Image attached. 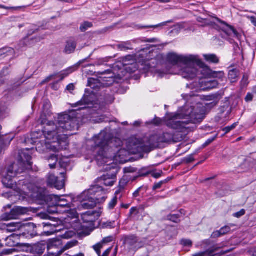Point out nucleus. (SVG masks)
<instances>
[{"label":"nucleus","instance_id":"obj_6","mask_svg":"<svg viewBox=\"0 0 256 256\" xmlns=\"http://www.w3.org/2000/svg\"><path fill=\"white\" fill-rule=\"evenodd\" d=\"M195 57L196 58L191 60L190 64L182 68L179 74L188 80L193 79L196 76L200 78H211L212 70L205 64L198 56L195 55Z\"/></svg>","mask_w":256,"mask_h":256},{"label":"nucleus","instance_id":"obj_17","mask_svg":"<svg viewBox=\"0 0 256 256\" xmlns=\"http://www.w3.org/2000/svg\"><path fill=\"white\" fill-rule=\"evenodd\" d=\"M18 185L22 186V190L25 194H28V191H29L34 194L37 190V188H35L32 184H28L25 182L20 180Z\"/></svg>","mask_w":256,"mask_h":256},{"label":"nucleus","instance_id":"obj_42","mask_svg":"<svg viewBox=\"0 0 256 256\" xmlns=\"http://www.w3.org/2000/svg\"><path fill=\"white\" fill-rule=\"evenodd\" d=\"M59 242H60V241H58V240H50L48 243V250L52 249V248H53L54 246H55L56 245L57 243H59Z\"/></svg>","mask_w":256,"mask_h":256},{"label":"nucleus","instance_id":"obj_32","mask_svg":"<svg viewBox=\"0 0 256 256\" xmlns=\"http://www.w3.org/2000/svg\"><path fill=\"white\" fill-rule=\"evenodd\" d=\"M76 234V233L73 230H66L64 234L60 236L61 238L65 239H68L72 238Z\"/></svg>","mask_w":256,"mask_h":256},{"label":"nucleus","instance_id":"obj_41","mask_svg":"<svg viewBox=\"0 0 256 256\" xmlns=\"http://www.w3.org/2000/svg\"><path fill=\"white\" fill-rule=\"evenodd\" d=\"M180 244L184 246H192V242L188 239H182L180 241Z\"/></svg>","mask_w":256,"mask_h":256},{"label":"nucleus","instance_id":"obj_4","mask_svg":"<svg viewBox=\"0 0 256 256\" xmlns=\"http://www.w3.org/2000/svg\"><path fill=\"white\" fill-rule=\"evenodd\" d=\"M20 158L18 164H14L9 166L6 174L4 176L2 180L3 184L7 188L13 187L12 178L18 174L22 173L25 170L32 168V162H30L32 156L30 154V150L26 149L20 153Z\"/></svg>","mask_w":256,"mask_h":256},{"label":"nucleus","instance_id":"obj_3","mask_svg":"<svg viewBox=\"0 0 256 256\" xmlns=\"http://www.w3.org/2000/svg\"><path fill=\"white\" fill-rule=\"evenodd\" d=\"M108 138L107 134L104 132H101L98 136L94 137L95 150L98 154V156L102 159H110L120 163L125 162L126 158L130 154L128 150L123 148L116 152L109 146Z\"/></svg>","mask_w":256,"mask_h":256},{"label":"nucleus","instance_id":"obj_39","mask_svg":"<svg viewBox=\"0 0 256 256\" xmlns=\"http://www.w3.org/2000/svg\"><path fill=\"white\" fill-rule=\"evenodd\" d=\"M118 202V198L116 196H115L112 198L110 202L108 203V208L110 210H112L116 206Z\"/></svg>","mask_w":256,"mask_h":256},{"label":"nucleus","instance_id":"obj_25","mask_svg":"<svg viewBox=\"0 0 256 256\" xmlns=\"http://www.w3.org/2000/svg\"><path fill=\"white\" fill-rule=\"evenodd\" d=\"M60 174L62 176V179L58 180V178L56 180V184H54V186L58 190H61L64 186V172H60Z\"/></svg>","mask_w":256,"mask_h":256},{"label":"nucleus","instance_id":"obj_46","mask_svg":"<svg viewBox=\"0 0 256 256\" xmlns=\"http://www.w3.org/2000/svg\"><path fill=\"white\" fill-rule=\"evenodd\" d=\"M245 214V210L244 209L241 210L240 211L233 214V216L239 218Z\"/></svg>","mask_w":256,"mask_h":256},{"label":"nucleus","instance_id":"obj_12","mask_svg":"<svg viewBox=\"0 0 256 256\" xmlns=\"http://www.w3.org/2000/svg\"><path fill=\"white\" fill-rule=\"evenodd\" d=\"M216 19L222 24L224 26L222 28V30L228 36L227 40L230 42L232 43L234 41V38L240 40L241 36L240 34L234 28V27L224 22L218 18Z\"/></svg>","mask_w":256,"mask_h":256},{"label":"nucleus","instance_id":"obj_27","mask_svg":"<svg viewBox=\"0 0 256 256\" xmlns=\"http://www.w3.org/2000/svg\"><path fill=\"white\" fill-rule=\"evenodd\" d=\"M128 183V180L127 178H122L119 182V190H116V192L115 194L116 195L118 194L120 192V191L121 190H122L124 188L125 186L127 185Z\"/></svg>","mask_w":256,"mask_h":256},{"label":"nucleus","instance_id":"obj_23","mask_svg":"<svg viewBox=\"0 0 256 256\" xmlns=\"http://www.w3.org/2000/svg\"><path fill=\"white\" fill-rule=\"evenodd\" d=\"M138 238L134 236H131L127 237L125 240L126 244L136 248V244L138 242Z\"/></svg>","mask_w":256,"mask_h":256},{"label":"nucleus","instance_id":"obj_11","mask_svg":"<svg viewBox=\"0 0 256 256\" xmlns=\"http://www.w3.org/2000/svg\"><path fill=\"white\" fill-rule=\"evenodd\" d=\"M194 58L195 55L181 56L174 52H170L167 55V60L169 62L174 65L181 63L184 66L183 68L188 66L191 60Z\"/></svg>","mask_w":256,"mask_h":256},{"label":"nucleus","instance_id":"obj_50","mask_svg":"<svg viewBox=\"0 0 256 256\" xmlns=\"http://www.w3.org/2000/svg\"><path fill=\"white\" fill-rule=\"evenodd\" d=\"M185 162L188 163H190L194 160V158L192 155L188 156L186 158H185Z\"/></svg>","mask_w":256,"mask_h":256},{"label":"nucleus","instance_id":"obj_16","mask_svg":"<svg viewBox=\"0 0 256 256\" xmlns=\"http://www.w3.org/2000/svg\"><path fill=\"white\" fill-rule=\"evenodd\" d=\"M76 46V41L73 38H70L66 41L64 52L66 54H72L75 51Z\"/></svg>","mask_w":256,"mask_h":256},{"label":"nucleus","instance_id":"obj_7","mask_svg":"<svg viewBox=\"0 0 256 256\" xmlns=\"http://www.w3.org/2000/svg\"><path fill=\"white\" fill-rule=\"evenodd\" d=\"M46 200L48 204L50 206H54L56 210L51 211L48 210L51 213L57 212L60 208H64L66 210L64 212H70L72 218H76L77 216V212L74 210H72V198L70 196H60L54 194L48 195L46 198Z\"/></svg>","mask_w":256,"mask_h":256},{"label":"nucleus","instance_id":"obj_31","mask_svg":"<svg viewBox=\"0 0 256 256\" xmlns=\"http://www.w3.org/2000/svg\"><path fill=\"white\" fill-rule=\"evenodd\" d=\"M92 22H84L81 24L80 28L82 32H84L86 31L88 28H92Z\"/></svg>","mask_w":256,"mask_h":256},{"label":"nucleus","instance_id":"obj_30","mask_svg":"<svg viewBox=\"0 0 256 256\" xmlns=\"http://www.w3.org/2000/svg\"><path fill=\"white\" fill-rule=\"evenodd\" d=\"M234 226H235V225L234 224H230L229 226H226L220 230V233L222 236L226 234L231 230V227Z\"/></svg>","mask_w":256,"mask_h":256},{"label":"nucleus","instance_id":"obj_52","mask_svg":"<svg viewBox=\"0 0 256 256\" xmlns=\"http://www.w3.org/2000/svg\"><path fill=\"white\" fill-rule=\"evenodd\" d=\"M253 98V96L250 93H248L245 98V100L247 102L252 100Z\"/></svg>","mask_w":256,"mask_h":256},{"label":"nucleus","instance_id":"obj_36","mask_svg":"<svg viewBox=\"0 0 256 256\" xmlns=\"http://www.w3.org/2000/svg\"><path fill=\"white\" fill-rule=\"evenodd\" d=\"M172 22V21L170 20V21H168V22H164L159 24H158L143 26L142 28H159V27H160V26H166L168 23H170V22Z\"/></svg>","mask_w":256,"mask_h":256},{"label":"nucleus","instance_id":"obj_37","mask_svg":"<svg viewBox=\"0 0 256 256\" xmlns=\"http://www.w3.org/2000/svg\"><path fill=\"white\" fill-rule=\"evenodd\" d=\"M103 247L102 243H98L93 246V248L96 251L98 256H101V249Z\"/></svg>","mask_w":256,"mask_h":256},{"label":"nucleus","instance_id":"obj_58","mask_svg":"<svg viewBox=\"0 0 256 256\" xmlns=\"http://www.w3.org/2000/svg\"><path fill=\"white\" fill-rule=\"evenodd\" d=\"M50 107V104L49 102H46L44 104V109L45 110L46 109H49Z\"/></svg>","mask_w":256,"mask_h":256},{"label":"nucleus","instance_id":"obj_13","mask_svg":"<svg viewBox=\"0 0 256 256\" xmlns=\"http://www.w3.org/2000/svg\"><path fill=\"white\" fill-rule=\"evenodd\" d=\"M28 210L26 208L16 206L12 209L10 212L4 214L2 216V220H9L12 219H16L20 215L26 214Z\"/></svg>","mask_w":256,"mask_h":256},{"label":"nucleus","instance_id":"obj_18","mask_svg":"<svg viewBox=\"0 0 256 256\" xmlns=\"http://www.w3.org/2000/svg\"><path fill=\"white\" fill-rule=\"evenodd\" d=\"M228 68L230 69L228 74V78L231 82H234L238 80L239 74V70L238 68H234V66H230Z\"/></svg>","mask_w":256,"mask_h":256},{"label":"nucleus","instance_id":"obj_14","mask_svg":"<svg viewBox=\"0 0 256 256\" xmlns=\"http://www.w3.org/2000/svg\"><path fill=\"white\" fill-rule=\"evenodd\" d=\"M100 216V212L92 210L88 211L82 214V219L84 222L92 224Z\"/></svg>","mask_w":256,"mask_h":256},{"label":"nucleus","instance_id":"obj_10","mask_svg":"<svg viewBox=\"0 0 256 256\" xmlns=\"http://www.w3.org/2000/svg\"><path fill=\"white\" fill-rule=\"evenodd\" d=\"M6 230L10 232H15L20 228L24 229V232L18 235L26 238H32L38 235L37 231L35 230L36 226L34 224H30L27 226H23L21 223L11 222L6 224Z\"/></svg>","mask_w":256,"mask_h":256},{"label":"nucleus","instance_id":"obj_44","mask_svg":"<svg viewBox=\"0 0 256 256\" xmlns=\"http://www.w3.org/2000/svg\"><path fill=\"white\" fill-rule=\"evenodd\" d=\"M128 44L127 43H122L118 46V48L120 50H127L130 49L129 47L128 46Z\"/></svg>","mask_w":256,"mask_h":256},{"label":"nucleus","instance_id":"obj_8","mask_svg":"<svg viewBox=\"0 0 256 256\" xmlns=\"http://www.w3.org/2000/svg\"><path fill=\"white\" fill-rule=\"evenodd\" d=\"M113 75L110 70H108L102 73V76L98 78H89L88 86L94 90L110 86L116 82V78Z\"/></svg>","mask_w":256,"mask_h":256},{"label":"nucleus","instance_id":"obj_35","mask_svg":"<svg viewBox=\"0 0 256 256\" xmlns=\"http://www.w3.org/2000/svg\"><path fill=\"white\" fill-rule=\"evenodd\" d=\"M168 220L172 222L178 223L180 222V216L178 214H170L167 216Z\"/></svg>","mask_w":256,"mask_h":256},{"label":"nucleus","instance_id":"obj_57","mask_svg":"<svg viewBox=\"0 0 256 256\" xmlns=\"http://www.w3.org/2000/svg\"><path fill=\"white\" fill-rule=\"evenodd\" d=\"M112 248L110 247V248H108L102 254V256H108L111 250H112Z\"/></svg>","mask_w":256,"mask_h":256},{"label":"nucleus","instance_id":"obj_2","mask_svg":"<svg viewBox=\"0 0 256 256\" xmlns=\"http://www.w3.org/2000/svg\"><path fill=\"white\" fill-rule=\"evenodd\" d=\"M200 108L201 104H199L196 106L186 105L180 112L168 116L164 120L166 125L176 132L174 134L166 132L162 135L150 136V145L152 148L158 147L161 142H178L182 140L190 130L188 124L202 121L203 116Z\"/></svg>","mask_w":256,"mask_h":256},{"label":"nucleus","instance_id":"obj_20","mask_svg":"<svg viewBox=\"0 0 256 256\" xmlns=\"http://www.w3.org/2000/svg\"><path fill=\"white\" fill-rule=\"evenodd\" d=\"M45 248L44 244H36L32 246L31 252L34 254L40 255L44 253Z\"/></svg>","mask_w":256,"mask_h":256},{"label":"nucleus","instance_id":"obj_64","mask_svg":"<svg viewBox=\"0 0 256 256\" xmlns=\"http://www.w3.org/2000/svg\"><path fill=\"white\" fill-rule=\"evenodd\" d=\"M250 20H251V22L255 26H256V18L254 17V16H252L250 18Z\"/></svg>","mask_w":256,"mask_h":256},{"label":"nucleus","instance_id":"obj_53","mask_svg":"<svg viewBox=\"0 0 256 256\" xmlns=\"http://www.w3.org/2000/svg\"><path fill=\"white\" fill-rule=\"evenodd\" d=\"M112 240V236H108L107 238H105L102 240V243H107L110 242Z\"/></svg>","mask_w":256,"mask_h":256},{"label":"nucleus","instance_id":"obj_43","mask_svg":"<svg viewBox=\"0 0 256 256\" xmlns=\"http://www.w3.org/2000/svg\"><path fill=\"white\" fill-rule=\"evenodd\" d=\"M78 242L76 240H74L72 242H68L67 244L65 246V249L68 250L69 249L78 244Z\"/></svg>","mask_w":256,"mask_h":256},{"label":"nucleus","instance_id":"obj_54","mask_svg":"<svg viewBox=\"0 0 256 256\" xmlns=\"http://www.w3.org/2000/svg\"><path fill=\"white\" fill-rule=\"evenodd\" d=\"M0 8L6 9V10H9V9L18 10V9L20 8L21 7H6V6H4L0 4Z\"/></svg>","mask_w":256,"mask_h":256},{"label":"nucleus","instance_id":"obj_19","mask_svg":"<svg viewBox=\"0 0 256 256\" xmlns=\"http://www.w3.org/2000/svg\"><path fill=\"white\" fill-rule=\"evenodd\" d=\"M43 226L44 228L48 227L49 228V230H45L42 234V235L46 236H50L60 231V230L57 229L58 226L56 225L52 224L50 223H42Z\"/></svg>","mask_w":256,"mask_h":256},{"label":"nucleus","instance_id":"obj_61","mask_svg":"<svg viewBox=\"0 0 256 256\" xmlns=\"http://www.w3.org/2000/svg\"><path fill=\"white\" fill-rule=\"evenodd\" d=\"M141 189V188H138L137 190H136L134 193H133V196L134 197H137L139 196L140 191Z\"/></svg>","mask_w":256,"mask_h":256},{"label":"nucleus","instance_id":"obj_1","mask_svg":"<svg viewBox=\"0 0 256 256\" xmlns=\"http://www.w3.org/2000/svg\"><path fill=\"white\" fill-rule=\"evenodd\" d=\"M42 115L40 121L42 124H45L42 132H34L32 140L36 144V150L40 153L48 151L54 152L66 150L68 145V134L66 131L72 130L76 126L75 120L67 114L58 116L57 122L48 121Z\"/></svg>","mask_w":256,"mask_h":256},{"label":"nucleus","instance_id":"obj_5","mask_svg":"<svg viewBox=\"0 0 256 256\" xmlns=\"http://www.w3.org/2000/svg\"><path fill=\"white\" fill-rule=\"evenodd\" d=\"M106 198V192L101 186H92L81 194L79 198L81 202L78 208L79 210L92 208L96 204L104 202Z\"/></svg>","mask_w":256,"mask_h":256},{"label":"nucleus","instance_id":"obj_24","mask_svg":"<svg viewBox=\"0 0 256 256\" xmlns=\"http://www.w3.org/2000/svg\"><path fill=\"white\" fill-rule=\"evenodd\" d=\"M78 66V65L69 68H68L62 72L60 73V80H62L64 78L66 77L68 74H70L73 72L75 71L77 69Z\"/></svg>","mask_w":256,"mask_h":256},{"label":"nucleus","instance_id":"obj_60","mask_svg":"<svg viewBox=\"0 0 256 256\" xmlns=\"http://www.w3.org/2000/svg\"><path fill=\"white\" fill-rule=\"evenodd\" d=\"M74 85L72 84H70L67 86L66 89L69 91H71L74 90Z\"/></svg>","mask_w":256,"mask_h":256},{"label":"nucleus","instance_id":"obj_28","mask_svg":"<svg viewBox=\"0 0 256 256\" xmlns=\"http://www.w3.org/2000/svg\"><path fill=\"white\" fill-rule=\"evenodd\" d=\"M204 82L206 84V89H212L216 88L218 85L216 80H206L204 81Z\"/></svg>","mask_w":256,"mask_h":256},{"label":"nucleus","instance_id":"obj_34","mask_svg":"<svg viewBox=\"0 0 256 256\" xmlns=\"http://www.w3.org/2000/svg\"><path fill=\"white\" fill-rule=\"evenodd\" d=\"M224 74L222 71L214 72L212 71L211 78H218L219 79H222L224 78Z\"/></svg>","mask_w":256,"mask_h":256},{"label":"nucleus","instance_id":"obj_59","mask_svg":"<svg viewBox=\"0 0 256 256\" xmlns=\"http://www.w3.org/2000/svg\"><path fill=\"white\" fill-rule=\"evenodd\" d=\"M54 76V75L50 76H49L47 77L44 80L42 81V84H44L50 82Z\"/></svg>","mask_w":256,"mask_h":256},{"label":"nucleus","instance_id":"obj_62","mask_svg":"<svg viewBox=\"0 0 256 256\" xmlns=\"http://www.w3.org/2000/svg\"><path fill=\"white\" fill-rule=\"evenodd\" d=\"M38 29L36 28H32L31 30H30L28 32V35L30 36L34 34L36 30H37Z\"/></svg>","mask_w":256,"mask_h":256},{"label":"nucleus","instance_id":"obj_15","mask_svg":"<svg viewBox=\"0 0 256 256\" xmlns=\"http://www.w3.org/2000/svg\"><path fill=\"white\" fill-rule=\"evenodd\" d=\"M98 182L106 186H112L116 182V175L115 174H106L98 179Z\"/></svg>","mask_w":256,"mask_h":256},{"label":"nucleus","instance_id":"obj_63","mask_svg":"<svg viewBox=\"0 0 256 256\" xmlns=\"http://www.w3.org/2000/svg\"><path fill=\"white\" fill-rule=\"evenodd\" d=\"M152 176L153 177L155 178H158L161 176V173L160 172H154L152 174Z\"/></svg>","mask_w":256,"mask_h":256},{"label":"nucleus","instance_id":"obj_26","mask_svg":"<svg viewBox=\"0 0 256 256\" xmlns=\"http://www.w3.org/2000/svg\"><path fill=\"white\" fill-rule=\"evenodd\" d=\"M58 158L57 156L54 154L50 156L48 158V160L49 162V166L50 168H54L56 167V164L58 162Z\"/></svg>","mask_w":256,"mask_h":256},{"label":"nucleus","instance_id":"obj_29","mask_svg":"<svg viewBox=\"0 0 256 256\" xmlns=\"http://www.w3.org/2000/svg\"><path fill=\"white\" fill-rule=\"evenodd\" d=\"M214 252V250H208L204 252L196 253L192 256H213Z\"/></svg>","mask_w":256,"mask_h":256},{"label":"nucleus","instance_id":"obj_56","mask_svg":"<svg viewBox=\"0 0 256 256\" xmlns=\"http://www.w3.org/2000/svg\"><path fill=\"white\" fill-rule=\"evenodd\" d=\"M162 184H163L162 182H160L157 184H156L153 186V189L156 190V189L160 188H161Z\"/></svg>","mask_w":256,"mask_h":256},{"label":"nucleus","instance_id":"obj_48","mask_svg":"<svg viewBox=\"0 0 256 256\" xmlns=\"http://www.w3.org/2000/svg\"><path fill=\"white\" fill-rule=\"evenodd\" d=\"M28 40L29 38L28 37L25 38L22 40L20 42V46L22 45V46H25L30 45V43L28 44Z\"/></svg>","mask_w":256,"mask_h":256},{"label":"nucleus","instance_id":"obj_33","mask_svg":"<svg viewBox=\"0 0 256 256\" xmlns=\"http://www.w3.org/2000/svg\"><path fill=\"white\" fill-rule=\"evenodd\" d=\"M134 60L133 56H128L122 59V62L124 66H128L132 64V62H134Z\"/></svg>","mask_w":256,"mask_h":256},{"label":"nucleus","instance_id":"obj_51","mask_svg":"<svg viewBox=\"0 0 256 256\" xmlns=\"http://www.w3.org/2000/svg\"><path fill=\"white\" fill-rule=\"evenodd\" d=\"M162 120L159 118H156L153 120L152 123L156 126H160L162 124Z\"/></svg>","mask_w":256,"mask_h":256},{"label":"nucleus","instance_id":"obj_47","mask_svg":"<svg viewBox=\"0 0 256 256\" xmlns=\"http://www.w3.org/2000/svg\"><path fill=\"white\" fill-rule=\"evenodd\" d=\"M221 236H222V234L220 233V231L219 230L214 232L211 235V238H215Z\"/></svg>","mask_w":256,"mask_h":256},{"label":"nucleus","instance_id":"obj_22","mask_svg":"<svg viewBox=\"0 0 256 256\" xmlns=\"http://www.w3.org/2000/svg\"><path fill=\"white\" fill-rule=\"evenodd\" d=\"M204 58L205 60L209 62L218 64L219 62V59L214 54H204Z\"/></svg>","mask_w":256,"mask_h":256},{"label":"nucleus","instance_id":"obj_9","mask_svg":"<svg viewBox=\"0 0 256 256\" xmlns=\"http://www.w3.org/2000/svg\"><path fill=\"white\" fill-rule=\"evenodd\" d=\"M126 147L131 154H136L147 152L152 148L150 145V138L148 142L144 143L143 140L134 136H132L126 140Z\"/></svg>","mask_w":256,"mask_h":256},{"label":"nucleus","instance_id":"obj_55","mask_svg":"<svg viewBox=\"0 0 256 256\" xmlns=\"http://www.w3.org/2000/svg\"><path fill=\"white\" fill-rule=\"evenodd\" d=\"M216 136H214V138H209L208 139L206 142L204 143V145L205 146H206L208 144H210L211 142H212L216 138Z\"/></svg>","mask_w":256,"mask_h":256},{"label":"nucleus","instance_id":"obj_21","mask_svg":"<svg viewBox=\"0 0 256 256\" xmlns=\"http://www.w3.org/2000/svg\"><path fill=\"white\" fill-rule=\"evenodd\" d=\"M14 54V50L11 48H5L0 50V56H12Z\"/></svg>","mask_w":256,"mask_h":256},{"label":"nucleus","instance_id":"obj_40","mask_svg":"<svg viewBox=\"0 0 256 256\" xmlns=\"http://www.w3.org/2000/svg\"><path fill=\"white\" fill-rule=\"evenodd\" d=\"M237 126L236 123H234L230 126H228L222 129V131L224 132V134H226L230 132L232 130H234Z\"/></svg>","mask_w":256,"mask_h":256},{"label":"nucleus","instance_id":"obj_49","mask_svg":"<svg viewBox=\"0 0 256 256\" xmlns=\"http://www.w3.org/2000/svg\"><path fill=\"white\" fill-rule=\"evenodd\" d=\"M59 164L60 168L64 169L68 166V164L67 162H64L62 160H61L59 162Z\"/></svg>","mask_w":256,"mask_h":256},{"label":"nucleus","instance_id":"obj_45","mask_svg":"<svg viewBox=\"0 0 256 256\" xmlns=\"http://www.w3.org/2000/svg\"><path fill=\"white\" fill-rule=\"evenodd\" d=\"M90 102V100H86V98H84L83 99H82L81 100H80V102H78V106H83V105L86 106V105L89 104Z\"/></svg>","mask_w":256,"mask_h":256},{"label":"nucleus","instance_id":"obj_38","mask_svg":"<svg viewBox=\"0 0 256 256\" xmlns=\"http://www.w3.org/2000/svg\"><path fill=\"white\" fill-rule=\"evenodd\" d=\"M58 178L55 176L54 175H50L48 179V184L54 186V184L56 182V180Z\"/></svg>","mask_w":256,"mask_h":256}]
</instances>
